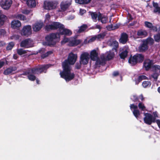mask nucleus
Returning a JSON list of instances; mask_svg holds the SVG:
<instances>
[{"label":"nucleus","mask_w":160,"mask_h":160,"mask_svg":"<svg viewBox=\"0 0 160 160\" xmlns=\"http://www.w3.org/2000/svg\"><path fill=\"white\" fill-rule=\"evenodd\" d=\"M77 58V54L71 52L69 55L68 60H65L62 63L63 71L60 72V74L61 77L64 78L67 82L71 80L74 77V74L70 72L71 68L70 65L74 64Z\"/></svg>","instance_id":"nucleus-1"},{"label":"nucleus","mask_w":160,"mask_h":160,"mask_svg":"<svg viewBox=\"0 0 160 160\" xmlns=\"http://www.w3.org/2000/svg\"><path fill=\"white\" fill-rule=\"evenodd\" d=\"M47 31L55 30L58 29L59 34L70 36L72 34L71 31L69 29L65 28L64 25L58 22H53L50 24L47 25L45 27Z\"/></svg>","instance_id":"nucleus-2"},{"label":"nucleus","mask_w":160,"mask_h":160,"mask_svg":"<svg viewBox=\"0 0 160 160\" xmlns=\"http://www.w3.org/2000/svg\"><path fill=\"white\" fill-rule=\"evenodd\" d=\"M50 65L49 64L44 65L28 69L27 72L23 74L24 75L28 74V79L31 81H33L36 79V77L34 75L35 74H39L44 72L48 68Z\"/></svg>","instance_id":"nucleus-3"},{"label":"nucleus","mask_w":160,"mask_h":160,"mask_svg":"<svg viewBox=\"0 0 160 160\" xmlns=\"http://www.w3.org/2000/svg\"><path fill=\"white\" fill-rule=\"evenodd\" d=\"M60 37L58 33H52L47 36L46 38V43L49 46L53 45L60 40Z\"/></svg>","instance_id":"nucleus-4"},{"label":"nucleus","mask_w":160,"mask_h":160,"mask_svg":"<svg viewBox=\"0 0 160 160\" xmlns=\"http://www.w3.org/2000/svg\"><path fill=\"white\" fill-rule=\"evenodd\" d=\"M99 50L98 48L91 50L89 54V57L91 60L94 61L96 67H100V58L99 56Z\"/></svg>","instance_id":"nucleus-5"},{"label":"nucleus","mask_w":160,"mask_h":160,"mask_svg":"<svg viewBox=\"0 0 160 160\" xmlns=\"http://www.w3.org/2000/svg\"><path fill=\"white\" fill-rule=\"evenodd\" d=\"M114 55V53L110 51L106 52V56L104 55H102L101 56V65L103 66L105 64L107 60H109L113 59Z\"/></svg>","instance_id":"nucleus-6"},{"label":"nucleus","mask_w":160,"mask_h":160,"mask_svg":"<svg viewBox=\"0 0 160 160\" xmlns=\"http://www.w3.org/2000/svg\"><path fill=\"white\" fill-rule=\"evenodd\" d=\"M58 4V2L56 1H45L44 2L43 8L45 9L50 10L55 9Z\"/></svg>","instance_id":"nucleus-7"},{"label":"nucleus","mask_w":160,"mask_h":160,"mask_svg":"<svg viewBox=\"0 0 160 160\" xmlns=\"http://www.w3.org/2000/svg\"><path fill=\"white\" fill-rule=\"evenodd\" d=\"M89 54L87 52H83L80 56L79 62L83 65H87L90 60Z\"/></svg>","instance_id":"nucleus-8"},{"label":"nucleus","mask_w":160,"mask_h":160,"mask_svg":"<svg viewBox=\"0 0 160 160\" xmlns=\"http://www.w3.org/2000/svg\"><path fill=\"white\" fill-rule=\"evenodd\" d=\"M145 116L143 120L144 123L148 125H151L152 123L155 122V118L152 115L148 113H144Z\"/></svg>","instance_id":"nucleus-9"},{"label":"nucleus","mask_w":160,"mask_h":160,"mask_svg":"<svg viewBox=\"0 0 160 160\" xmlns=\"http://www.w3.org/2000/svg\"><path fill=\"white\" fill-rule=\"evenodd\" d=\"M33 44L32 40L30 39H27L22 41L20 43V46L22 47L28 48L33 47Z\"/></svg>","instance_id":"nucleus-10"},{"label":"nucleus","mask_w":160,"mask_h":160,"mask_svg":"<svg viewBox=\"0 0 160 160\" xmlns=\"http://www.w3.org/2000/svg\"><path fill=\"white\" fill-rule=\"evenodd\" d=\"M12 3V0H2L0 4L1 7L3 9L8 10L10 8Z\"/></svg>","instance_id":"nucleus-11"},{"label":"nucleus","mask_w":160,"mask_h":160,"mask_svg":"<svg viewBox=\"0 0 160 160\" xmlns=\"http://www.w3.org/2000/svg\"><path fill=\"white\" fill-rule=\"evenodd\" d=\"M32 30L30 25H27L23 27L22 29L21 34L24 36H28L32 34Z\"/></svg>","instance_id":"nucleus-12"},{"label":"nucleus","mask_w":160,"mask_h":160,"mask_svg":"<svg viewBox=\"0 0 160 160\" xmlns=\"http://www.w3.org/2000/svg\"><path fill=\"white\" fill-rule=\"evenodd\" d=\"M72 2V0L62 1L60 4L61 10L63 11L66 10L71 5Z\"/></svg>","instance_id":"nucleus-13"},{"label":"nucleus","mask_w":160,"mask_h":160,"mask_svg":"<svg viewBox=\"0 0 160 160\" xmlns=\"http://www.w3.org/2000/svg\"><path fill=\"white\" fill-rule=\"evenodd\" d=\"M17 68L15 66L10 67L6 69L3 72L5 75L12 74L15 73Z\"/></svg>","instance_id":"nucleus-14"},{"label":"nucleus","mask_w":160,"mask_h":160,"mask_svg":"<svg viewBox=\"0 0 160 160\" xmlns=\"http://www.w3.org/2000/svg\"><path fill=\"white\" fill-rule=\"evenodd\" d=\"M130 108L132 110V109H134L132 112L133 113L136 118L138 119V116L140 114V113L139 110L138 109V106L134 104H131L130 105Z\"/></svg>","instance_id":"nucleus-15"},{"label":"nucleus","mask_w":160,"mask_h":160,"mask_svg":"<svg viewBox=\"0 0 160 160\" xmlns=\"http://www.w3.org/2000/svg\"><path fill=\"white\" fill-rule=\"evenodd\" d=\"M144 41L138 47V50L139 52H144L147 51L148 49V45L146 44Z\"/></svg>","instance_id":"nucleus-16"},{"label":"nucleus","mask_w":160,"mask_h":160,"mask_svg":"<svg viewBox=\"0 0 160 160\" xmlns=\"http://www.w3.org/2000/svg\"><path fill=\"white\" fill-rule=\"evenodd\" d=\"M153 64V61L147 59L145 60L143 63V66L146 70H148L151 68Z\"/></svg>","instance_id":"nucleus-17"},{"label":"nucleus","mask_w":160,"mask_h":160,"mask_svg":"<svg viewBox=\"0 0 160 160\" xmlns=\"http://www.w3.org/2000/svg\"><path fill=\"white\" fill-rule=\"evenodd\" d=\"M43 23L42 22H37L32 26V28L34 32H38L39 31L43 26Z\"/></svg>","instance_id":"nucleus-18"},{"label":"nucleus","mask_w":160,"mask_h":160,"mask_svg":"<svg viewBox=\"0 0 160 160\" xmlns=\"http://www.w3.org/2000/svg\"><path fill=\"white\" fill-rule=\"evenodd\" d=\"M108 44L110 46L112 47V50H115L116 51L118 47V43L116 41H112L109 40L108 42Z\"/></svg>","instance_id":"nucleus-19"},{"label":"nucleus","mask_w":160,"mask_h":160,"mask_svg":"<svg viewBox=\"0 0 160 160\" xmlns=\"http://www.w3.org/2000/svg\"><path fill=\"white\" fill-rule=\"evenodd\" d=\"M128 36L125 33H122L121 35V37L119 40L120 43L122 44H125L128 40Z\"/></svg>","instance_id":"nucleus-20"},{"label":"nucleus","mask_w":160,"mask_h":160,"mask_svg":"<svg viewBox=\"0 0 160 160\" xmlns=\"http://www.w3.org/2000/svg\"><path fill=\"white\" fill-rule=\"evenodd\" d=\"M145 26L149 28L150 30H152L154 32H157L158 30L156 26H153L152 23L146 21L144 22Z\"/></svg>","instance_id":"nucleus-21"},{"label":"nucleus","mask_w":160,"mask_h":160,"mask_svg":"<svg viewBox=\"0 0 160 160\" xmlns=\"http://www.w3.org/2000/svg\"><path fill=\"white\" fill-rule=\"evenodd\" d=\"M129 49L128 47L123 48L119 53V56L121 58L124 59L126 58L128 55Z\"/></svg>","instance_id":"nucleus-22"},{"label":"nucleus","mask_w":160,"mask_h":160,"mask_svg":"<svg viewBox=\"0 0 160 160\" xmlns=\"http://www.w3.org/2000/svg\"><path fill=\"white\" fill-rule=\"evenodd\" d=\"M81 42V41L80 40L76 39L75 38H71L69 44L70 46H75L80 44Z\"/></svg>","instance_id":"nucleus-23"},{"label":"nucleus","mask_w":160,"mask_h":160,"mask_svg":"<svg viewBox=\"0 0 160 160\" xmlns=\"http://www.w3.org/2000/svg\"><path fill=\"white\" fill-rule=\"evenodd\" d=\"M137 35L141 38H143L148 35V33L146 30L140 29L137 32Z\"/></svg>","instance_id":"nucleus-24"},{"label":"nucleus","mask_w":160,"mask_h":160,"mask_svg":"<svg viewBox=\"0 0 160 160\" xmlns=\"http://www.w3.org/2000/svg\"><path fill=\"white\" fill-rule=\"evenodd\" d=\"M134 57L136 58L137 62H141L144 59V56L141 54H136L134 55Z\"/></svg>","instance_id":"nucleus-25"},{"label":"nucleus","mask_w":160,"mask_h":160,"mask_svg":"<svg viewBox=\"0 0 160 160\" xmlns=\"http://www.w3.org/2000/svg\"><path fill=\"white\" fill-rule=\"evenodd\" d=\"M21 25V23L18 20H13L11 22V27L13 28H16L19 27Z\"/></svg>","instance_id":"nucleus-26"},{"label":"nucleus","mask_w":160,"mask_h":160,"mask_svg":"<svg viewBox=\"0 0 160 160\" xmlns=\"http://www.w3.org/2000/svg\"><path fill=\"white\" fill-rule=\"evenodd\" d=\"M89 13L91 16L93 20V21L96 22L97 21V18L98 17V19L99 21V14H98L97 12H89Z\"/></svg>","instance_id":"nucleus-27"},{"label":"nucleus","mask_w":160,"mask_h":160,"mask_svg":"<svg viewBox=\"0 0 160 160\" xmlns=\"http://www.w3.org/2000/svg\"><path fill=\"white\" fill-rule=\"evenodd\" d=\"M27 5L29 7H34L36 6V3L35 0H28L26 2Z\"/></svg>","instance_id":"nucleus-28"},{"label":"nucleus","mask_w":160,"mask_h":160,"mask_svg":"<svg viewBox=\"0 0 160 160\" xmlns=\"http://www.w3.org/2000/svg\"><path fill=\"white\" fill-rule=\"evenodd\" d=\"M147 78V77L145 75H142L139 76L138 79L135 80L136 84H138L142 80L146 79Z\"/></svg>","instance_id":"nucleus-29"},{"label":"nucleus","mask_w":160,"mask_h":160,"mask_svg":"<svg viewBox=\"0 0 160 160\" xmlns=\"http://www.w3.org/2000/svg\"><path fill=\"white\" fill-rule=\"evenodd\" d=\"M153 6L154 8V12H158V14H160V7L158 6L157 3L153 2Z\"/></svg>","instance_id":"nucleus-30"},{"label":"nucleus","mask_w":160,"mask_h":160,"mask_svg":"<svg viewBox=\"0 0 160 160\" xmlns=\"http://www.w3.org/2000/svg\"><path fill=\"white\" fill-rule=\"evenodd\" d=\"M128 61V62L132 66L135 65L137 63L136 58L134 57V56L133 57L130 58L129 59Z\"/></svg>","instance_id":"nucleus-31"},{"label":"nucleus","mask_w":160,"mask_h":160,"mask_svg":"<svg viewBox=\"0 0 160 160\" xmlns=\"http://www.w3.org/2000/svg\"><path fill=\"white\" fill-rule=\"evenodd\" d=\"M108 17L107 16L102 15L101 14V22L102 23H106L108 22Z\"/></svg>","instance_id":"nucleus-32"},{"label":"nucleus","mask_w":160,"mask_h":160,"mask_svg":"<svg viewBox=\"0 0 160 160\" xmlns=\"http://www.w3.org/2000/svg\"><path fill=\"white\" fill-rule=\"evenodd\" d=\"M143 41L145 42H146V43L148 45V44L152 45L154 42L153 39L151 38H148L146 40Z\"/></svg>","instance_id":"nucleus-33"},{"label":"nucleus","mask_w":160,"mask_h":160,"mask_svg":"<svg viewBox=\"0 0 160 160\" xmlns=\"http://www.w3.org/2000/svg\"><path fill=\"white\" fill-rule=\"evenodd\" d=\"M91 0H76V3L80 4H86L90 2Z\"/></svg>","instance_id":"nucleus-34"},{"label":"nucleus","mask_w":160,"mask_h":160,"mask_svg":"<svg viewBox=\"0 0 160 160\" xmlns=\"http://www.w3.org/2000/svg\"><path fill=\"white\" fill-rule=\"evenodd\" d=\"M100 38V35L99 34L97 36H95L91 38L89 40H88V42L90 43L94 42L95 40L98 39H99Z\"/></svg>","instance_id":"nucleus-35"},{"label":"nucleus","mask_w":160,"mask_h":160,"mask_svg":"<svg viewBox=\"0 0 160 160\" xmlns=\"http://www.w3.org/2000/svg\"><path fill=\"white\" fill-rule=\"evenodd\" d=\"M17 52L19 55H22L26 54L27 52V51L22 49H17Z\"/></svg>","instance_id":"nucleus-36"},{"label":"nucleus","mask_w":160,"mask_h":160,"mask_svg":"<svg viewBox=\"0 0 160 160\" xmlns=\"http://www.w3.org/2000/svg\"><path fill=\"white\" fill-rule=\"evenodd\" d=\"M87 26L86 25H83L80 27L78 31V33H81L85 31L87 28Z\"/></svg>","instance_id":"nucleus-37"},{"label":"nucleus","mask_w":160,"mask_h":160,"mask_svg":"<svg viewBox=\"0 0 160 160\" xmlns=\"http://www.w3.org/2000/svg\"><path fill=\"white\" fill-rule=\"evenodd\" d=\"M151 84V82L149 81H144L142 83L143 87L145 88L150 87Z\"/></svg>","instance_id":"nucleus-38"},{"label":"nucleus","mask_w":160,"mask_h":160,"mask_svg":"<svg viewBox=\"0 0 160 160\" xmlns=\"http://www.w3.org/2000/svg\"><path fill=\"white\" fill-rule=\"evenodd\" d=\"M106 28L108 30L111 31L118 28V27L117 26H113L112 24H111L107 26Z\"/></svg>","instance_id":"nucleus-39"},{"label":"nucleus","mask_w":160,"mask_h":160,"mask_svg":"<svg viewBox=\"0 0 160 160\" xmlns=\"http://www.w3.org/2000/svg\"><path fill=\"white\" fill-rule=\"evenodd\" d=\"M41 53L42 54L41 56V57L42 58H44L48 56L49 55H50L52 54V52L51 51H49L45 53H42L41 52Z\"/></svg>","instance_id":"nucleus-40"},{"label":"nucleus","mask_w":160,"mask_h":160,"mask_svg":"<svg viewBox=\"0 0 160 160\" xmlns=\"http://www.w3.org/2000/svg\"><path fill=\"white\" fill-rule=\"evenodd\" d=\"M16 18H17L23 21L26 20V18L23 15L21 14H19L17 15L16 16Z\"/></svg>","instance_id":"nucleus-41"},{"label":"nucleus","mask_w":160,"mask_h":160,"mask_svg":"<svg viewBox=\"0 0 160 160\" xmlns=\"http://www.w3.org/2000/svg\"><path fill=\"white\" fill-rule=\"evenodd\" d=\"M14 45V43L12 42H10L6 48L7 50H11Z\"/></svg>","instance_id":"nucleus-42"},{"label":"nucleus","mask_w":160,"mask_h":160,"mask_svg":"<svg viewBox=\"0 0 160 160\" xmlns=\"http://www.w3.org/2000/svg\"><path fill=\"white\" fill-rule=\"evenodd\" d=\"M154 38L155 41L159 42L160 40V33H158L154 35Z\"/></svg>","instance_id":"nucleus-43"},{"label":"nucleus","mask_w":160,"mask_h":160,"mask_svg":"<svg viewBox=\"0 0 160 160\" xmlns=\"http://www.w3.org/2000/svg\"><path fill=\"white\" fill-rule=\"evenodd\" d=\"M70 40H71V38L69 39L68 38L64 36L63 40L61 42V44H63L68 42H70Z\"/></svg>","instance_id":"nucleus-44"},{"label":"nucleus","mask_w":160,"mask_h":160,"mask_svg":"<svg viewBox=\"0 0 160 160\" xmlns=\"http://www.w3.org/2000/svg\"><path fill=\"white\" fill-rule=\"evenodd\" d=\"M154 68L155 71L157 73H160V66L159 65H154Z\"/></svg>","instance_id":"nucleus-45"},{"label":"nucleus","mask_w":160,"mask_h":160,"mask_svg":"<svg viewBox=\"0 0 160 160\" xmlns=\"http://www.w3.org/2000/svg\"><path fill=\"white\" fill-rule=\"evenodd\" d=\"M138 107L140 109H141L142 110H144L145 108V107L144 104L140 102L138 104Z\"/></svg>","instance_id":"nucleus-46"},{"label":"nucleus","mask_w":160,"mask_h":160,"mask_svg":"<svg viewBox=\"0 0 160 160\" xmlns=\"http://www.w3.org/2000/svg\"><path fill=\"white\" fill-rule=\"evenodd\" d=\"M158 76V73H155L151 75V77L154 79L157 80Z\"/></svg>","instance_id":"nucleus-47"},{"label":"nucleus","mask_w":160,"mask_h":160,"mask_svg":"<svg viewBox=\"0 0 160 160\" xmlns=\"http://www.w3.org/2000/svg\"><path fill=\"white\" fill-rule=\"evenodd\" d=\"M82 64L80 62L77 63L75 65V68L77 69H80L81 67V65Z\"/></svg>","instance_id":"nucleus-48"},{"label":"nucleus","mask_w":160,"mask_h":160,"mask_svg":"<svg viewBox=\"0 0 160 160\" xmlns=\"http://www.w3.org/2000/svg\"><path fill=\"white\" fill-rule=\"evenodd\" d=\"M30 11L28 10L25 9L22 10V12L25 14H28L30 13Z\"/></svg>","instance_id":"nucleus-49"},{"label":"nucleus","mask_w":160,"mask_h":160,"mask_svg":"<svg viewBox=\"0 0 160 160\" xmlns=\"http://www.w3.org/2000/svg\"><path fill=\"white\" fill-rule=\"evenodd\" d=\"M131 98L134 102H136L138 99L137 97L135 95H133L132 97Z\"/></svg>","instance_id":"nucleus-50"},{"label":"nucleus","mask_w":160,"mask_h":160,"mask_svg":"<svg viewBox=\"0 0 160 160\" xmlns=\"http://www.w3.org/2000/svg\"><path fill=\"white\" fill-rule=\"evenodd\" d=\"M106 32H103L101 34V38H103L106 35Z\"/></svg>","instance_id":"nucleus-51"},{"label":"nucleus","mask_w":160,"mask_h":160,"mask_svg":"<svg viewBox=\"0 0 160 160\" xmlns=\"http://www.w3.org/2000/svg\"><path fill=\"white\" fill-rule=\"evenodd\" d=\"M5 33V30L3 29H0V35H4Z\"/></svg>","instance_id":"nucleus-52"},{"label":"nucleus","mask_w":160,"mask_h":160,"mask_svg":"<svg viewBox=\"0 0 160 160\" xmlns=\"http://www.w3.org/2000/svg\"><path fill=\"white\" fill-rule=\"evenodd\" d=\"M86 12V11L85 10L82 9H80V13L82 15L85 13Z\"/></svg>","instance_id":"nucleus-53"},{"label":"nucleus","mask_w":160,"mask_h":160,"mask_svg":"<svg viewBox=\"0 0 160 160\" xmlns=\"http://www.w3.org/2000/svg\"><path fill=\"white\" fill-rule=\"evenodd\" d=\"M153 114L154 115V118H157L158 117V112H153Z\"/></svg>","instance_id":"nucleus-54"},{"label":"nucleus","mask_w":160,"mask_h":160,"mask_svg":"<svg viewBox=\"0 0 160 160\" xmlns=\"http://www.w3.org/2000/svg\"><path fill=\"white\" fill-rule=\"evenodd\" d=\"M12 39H18L19 38V36L18 35H14L12 37Z\"/></svg>","instance_id":"nucleus-55"},{"label":"nucleus","mask_w":160,"mask_h":160,"mask_svg":"<svg viewBox=\"0 0 160 160\" xmlns=\"http://www.w3.org/2000/svg\"><path fill=\"white\" fill-rule=\"evenodd\" d=\"M4 62L3 61H0V68H1L4 65Z\"/></svg>","instance_id":"nucleus-56"},{"label":"nucleus","mask_w":160,"mask_h":160,"mask_svg":"<svg viewBox=\"0 0 160 160\" xmlns=\"http://www.w3.org/2000/svg\"><path fill=\"white\" fill-rule=\"evenodd\" d=\"M119 74L118 72H115L113 73V75L114 76H118Z\"/></svg>","instance_id":"nucleus-57"},{"label":"nucleus","mask_w":160,"mask_h":160,"mask_svg":"<svg viewBox=\"0 0 160 160\" xmlns=\"http://www.w3.org/2000/svg\"><path fill=\"white\" fill-rule=\"evenodd\" d=\"M50 18V16L49 14H47L46 15V19H47V20H48Z\"/></svg>","instance_id":"nucleus-58"},{"label":"nucleus","mask_w":160,"mask_h":160,"mask_svg":"<svg viewBox=\"0 0 160 160\" xmlns=\"http://www.w3.org/2000/svg\"><path fill=\"white\" fill-rule=\"evenodd\" d=\"M83 43L85 44H87L89 43L88 42V40L87 39V38L84 40Z\"/></svg>","instance_id":"nucleus-59"},{"label":"nucleus","mask_w":160,"mask_h":160,"mask_svg":"<svg viewBox=\"0 0 160 160\" xmlns=\"http://www.w3.org/2000/svg\"><path fill=\"white\" fill-rule=\"evenodd\" d=\"M13 57L14 59H16L18 58V56L17 54H15L13 55Z\"/></svg>","instance_id":"nucleus-60"},{"label":"nucleus","mask_w":160,"mask_h":160,"mask_svg":"<svg viewBox=\"0 0 160 160\" xmlns=\"http://www.w3.org/2000/svg\"><path fill=\"white\" fill-rule=\"evenodd\" d=\"M96 28H98L99 29H100V26L99 25H97L96 26Z\"/></svg>","instance_id":"nucleus-61"},{"label":"nucleus","mask_w":160,"mask_h":160,"mask_svg":"<svg viewBox=\"0 0 160 160\" xmlns=\"http://www.w3.org/2000/svg\"><path fill=\"white\" fill-rule=\"evenodd\" d=\"M128 17H129V19L130 20H132V17L131 15L130 14H129L128 15Z\"/></svg>","instance_id":"nucleus-62"},{"label":"nucleus","mask_w":160,"mask_h":160,"mask_svg":"<svg viewBox=\"0 0 160 160\" xmlns=\"http://www.w3.org/2000/svg\"><path fill=\"white\" fill-rule=\"evenodd\" d=\"M36 79V81L37 83L38 84H39V81L38 79Z\"/></svg>","instance_id":"nucleus-63"},{"label":"nucleus","mask_w":160,"mask_h":160,"mask_svg":"<svg viewBox=\"0 0 160 160\" xmlns=\"http://www.w3.org/2000/svg\"><path fill=\"white\" fill-rule=\"evenodd\" d=\"M74 18V17L73 16H71V17H69V19H73Z\"/></svg>","instance_id":"nucleus-64"}]
</instances>
